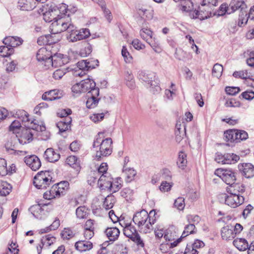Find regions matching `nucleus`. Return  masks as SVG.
<instances>
[{
  "mask_svg": "<svg viewBox=\"0 0 254 254\" xmlns=\"http://www.w3.org/2000/svg\"><path fill=\"white\" fill-rule=\"evenodd\" d=\"M186 218L189 223H193L192 224L194 225L199 223L201 220L200 217L195 214H188L186 215Z\"/></svg>",
  "mask_w": 254,
  "mask_h": 254,
  "instance_id": "obj_57",
  "label": "nucleus"
},
{
  "mask_svg": "<svg viewBox=\"0 0 254 254\" xmlns=\"http://www.w3.org/2000/svg\"><path fill=\"white\" fill-rule=\"evenodd\" d=\"M69 189L67 182L63 181L54 185L43 193L44 199L50 200L63 195Z\"/></svg>",
  "mask_w": 254,
  "mask_h": 254,
  "instance_id": "obj_4",
  "label": "nucleus"
},
{
  "mask_svg": "<svg viewBox=\"0 0 254 254\" xmlns=\"http://www.w3.org/2000/svg\"><path fill=\"white\" fill-rule=\"evenodd\" d=\"M16 137L20 144L25 145L30 143L33 140V131L27 126L26 127H22Z\"/></svg>",
  "mask_w": 254,
  "mask_h": 254,
  "instance_id": "obj_16",
  "label": "nucleus"
},
{
  "mask_svg": "<svg viewBox=\"0 0 254 254\" xmlns=\"http://www.w3.org/2000/svg\"><path fill=\"white\" fill-rule=\"evenodd\" d=\"M195 232L196 227L195 225L192 223H189L185 227L184 230L182 232L181 235L182 239L190 234L195 233Z\"/></svg>",
  "mask_w": 254,
  "mask_h": 254,
  "instance_id": "obj_47",
  "label": "nucleus"
},
{
  "mask_svg": "<svg viewBox=\"0 0 254 254\" xmlns=\"http://www.w3.org/2000/svg\"><path fill=\"white\" fill-rule=\"evenodd\" d=\"M63 96L64 93L62 90L54 89L44 93L42 95V99L47 101H52L60 99Z\"/></svg>",
  "mask_w": 254,
  "mask_h": 254,
  "instance_id": "obj_21",
  "label": "nucleus"
},
{
  "mask_svg": "<svg viewBox=\"0 0 254 254\" xmlns=\"http://www.w3.org/2000/svg\"><path fill=\"white\" fill-rule=\"evenodd\" d=\"M232 12L230 11V5L228 6L226 3H223L221 4L218 10V14L223 15L226 13L231 14Z\"/></svg>",
  "mask_w": 254,
  "mask_h": 254,
  "instance_id": "obj_61",
  "label": "nucleus"
},
{
  "mask_svg": "<svg viewBox=\"0 0 254 254\" xmlns=\"http://www.w3.org/2000/svg\"><path fill=\"white\" fill-rule=\"evenodd\" d=\"M101 132L98 133L94 139L92 147L95 152V158L99 159L111 155L113 151V140L110 137L102 139Z\"/></svg>",
  "mask_w": 254,
  "mask_h": 254,
  "instance_id": "obj_2",
  "label": "nucleus"
},
{
  "mask_svg": "<svg viewBox=\"0 0 254 254\" xmlns=\"http://www.w3.org/2000/svg\"><path fill=\"white\" fill-rule=\"evenodd\" d=\"M17 118L21 120L22 122H27L26 126H28L32 130H36L39 132H43L46 130V127L44 123L36 120L30 121L29 118V114L23 110H18L16 112Z\"/></svg>",
  "mask_w": 254,
  "mask_h": 254,
  "instance_id": "obj_7",
  "label": "nucleus"
},
{
  "mask_svg": "<svg viewBox=\"0 0 254 254\" xmlns=\"http://www.w3.org/2000/svg\"><path fill=\"white\" fill-rule=\"evenodd\" d=\"M221 236L223 239L228 240L233 238L235 235L230 226H226L222 228L221 230Z\"/></svg>",
  "mask_w": 254,
  "mask_h": 254,
  "instance_id": "obj_45",
  "label": "nucleus"
},
{
  "mask_svg": "<svg viewBox=\"0 0 254 254\" xmlns=\"http://www.w3.org/2000/svg\"><path fill=\"white\" fill-rule=\"evenodd\" d=\"M106 114V112L102 111L94 112L89 115V119L92 123L99 124L104 120Z\"/></svg>",
  "mask_w": 254,
  "mask_h": 254,
  "instance_id": "obj_30",
  "label": "nucleus"
},
{
  "mask_svg": "<svg viewBox=\"0 0 254 254\" xmlns=\"http://www.w3.org/2000/svg\"><path fill=\"white\" fill-rule=\"evenodd\" d=\"M66 164L71 167L77 171H79L80 170V162L75 156H69L66 159Z\"/></svg>",
  "mask_w": 254,
  "mask_h": 254,
  "instance_id": "obj_39",
  "label": "nucleus"
},
{
  "mask_svg": "<svg viewBox=\"0 0 254 254\" xmlns=\"http://www.w3.org/2000/svg\"><path fill=\"white\" fill-rule=\"evenodd\" d=\"M112 181V175L107 174H103L98 181L99 188L101 190H109L110 188L111 181Z\"/></svg>",
  "mask_w": 254,
  "mask_h": 254,
  "instance_id": "obj_26",
  "label": "nucleus"
},
{
  "mask_svg": "<svg viewBox=\"0 0 254 254\" xmlns=\"http://www.w3.org/2000/svg\"><path fill=\"white\" fill-rule=\"evenodd\" d=\"M173 185L172 182L163 181L159 186V190L163 193L169 192L171 190Z\"/></svg>",
  "mask_w": 254,
  "mask_h": 254,
  "instance_id": "obj_56",
  "label": "nucleus"
},
{
  "mask_svg": "<svg viewBox=\"0 0 254 254\" xmlns=\"http://www.w3.org/2000/svg\"><path fill=\"white\" fill-rule=\"evenodd\" d=\"M76 250L80 252L90 250L92 248V244L87 241H79L75 244Z\"/></svg>",
  "mask_w": 254,
  "mask_h": 254,
  "instance_id": "obj_34",
  "label": "nucleus"
},
{
  "mask_svg": "<svg viewBox=\"0 0 254 254\" xmlns=\"http://www.w3.org/2000/svg\"><path fill=\"white\" fill-rule=\"evenodd\" d=\"M249 137L247 132L238 129H229L223 134L224 140L229 143H238L247 140Z\"/></svg>",
  "mask_w": 254,
  "mask_h": 254,
  "instance_id": "obj_6",
  "label": "nucleus"
},
{
  "mask_svg": "<svg viewBox=\"0 0 254 254\" xmlns=\"http://www.w3.org/2000/svg\"><path fill=\"white\" fill-rule=\"evenodd\" d=\"M21 125L19 121H13L9 127V129L13 133L18 134V132L22 128Z\"/></svg>",
  "mask_w": 254,
  "mask_h": 254,
  "instance_id": "obj_55",
  "label": "nucleus"
},
{
  "mask_svg": "<svg viewBox=\"0 0 254 254\" xmlns=\"http://www.w3.org/2000/svg\"><path fill=\"white\" fill-rule=\"evenodd\" d=\"M71 90L74 93L77 94L85 92L81 81L74 84L71 88Z\"/></svg>",
  "mask_w": 254,
  "mask_h": 254,
  "instance_id": "obj_64",
  "label": "nucleus"
},
{
  "mask_svg": "<svg viewBox=\"0 0 254 254\" xmlns=\"http://www.w3.org/2000/svg\"><path fill=\"white\" fill-rule=\"evenodd\" d=\"M220 201L224 202L227 206L235 208L244 203L245 198L243 196L235 193H223L219 195Z\"/></svg>",
  "mask_w": 254,
  "mask_h": 254,
  "instance_id": "obj_8",
  "label": "nucleus"
},
{
  "mask_svg": "<svg viewBox=\"0 0 254 254\" xmlns=\"http://www.w3.org/2000/svg\"><path fill=\"white\" fill-rule=\"evenodd\" d=\"M133 220L144 233H148L152 229L153 223L150 222L149 214L145 210L136 213L133 218Z\"/></svg>",
  "mask_w": 254,
  "mask_h": 254,
  "instance_id": "obj_9",
  "label": "nucleus"
},
{
  "mask_svg": "<svg viewBox=\"0 0 254 254\" xmlns=\"http://www.w3.org/2000/svg\"><path fill=\"white\" fill-rule=\"evenodd\" d=\"M12 190L11 186L5 181L0 182V196H5L8 195Z\"/></svg>",
  "mask_w": 254,
  "mask_h": 254,
  "instance_id": "obj_42",
  "label": "nucleus"
},
{
  "mask_svg": "<svg viewBox=\"0 0 254 254\" xmlns=\"http://www.w3.org/2000/svg\"><path fill=\"white\" fill-rule=\"evenodd\" d=\"M173 205L178 210L183 211L186 207L185 198L182 196L177 197L175 199Z\"/></svg>",
  "mask_w": 254,
  "mask_h": 254,
  "instance_id": "obj_46",
  "label": "nucleus"
},
{
  "mask_svg": "<svg viewBox=\"0 0 254 254\" xmlns=\"http://www.w3.org/2000/svg\"><path fill=\"white\" fill-rule=\"evenodd\" d=\"M112 252L115 254H127L126 241H121L113 246Z\"/></svg>",
  "mask_w": 254,
  "mask_h": 254,
  "instance_id": "obj_33",
  "label": "nucleus"
},
{
  "mask_svg": "<svg viewBox=\"0 0 254 254\" xmlns=\"http://www.w3.org/2000/svg\"><path fill=\"white\" fill-rule=\"evenodd\" d=\"M214 175L227 185H232L236 180L235 173L231 169L219 168L215 171Z\"/></svg>",
  "mask_w": 254,
  "mask_h": 254,
  "instance_id": "obj_13",
  "label": "nucleus"
},
{
  "mask_svg": "<svg viewBox=\"0 0 254 254\" xmlns=\"http://www.w3.org/2000/svg\"><path fill=\"white\" fill-rule=\"evenodd\" d=\"M115 201L113 196H108L103 202V207L106 209H109L113 207Z\"/></svg>",
  "mask_w": 254,
  "mask_h": 254,
  "instance_id": "obj_58",
  "label": "nucleus"
},
{
  "mask_svg": "<svg viewBox=\"0 0 254 254\" xmlns=\"http://www.w3.org/2000/svg\"><path fill=\"white\" fill-rule=\"evenodd\" d=\"M122 56L124 59L125 62L127 64L131 63L132 61L133 58L127 50L126 46H124L122 47L121 51Z\"/></svg>",
  "mask_w": 254,
  "mask_h": 254,
  "instance_id": "obj_51",
  "label": "nucleus"
},
{
  "mask_svg": "<svg viewBox=\"0 0 254 254\" xmlns=\"http://www.w3.org/2000/svg\"><path fill=\"white\" fill-rule=\"evenodd\" d=\"M51 53L46 48H41L37 53L36 58L38 62L46 69H51Z\"/></svg>",
  "mask_w": 254,
  "mask_h": 254,
  "instance_id": "obj_15",
  "label": "nucleus"
},
{
  "mask_svg": "<svg viewBox=\"0 0 254 254\" xmlns=\"http://www.w3.org/2000/svg\"><path fill=\"white\" fill-rule=\"evenodd\" d=\"M50 111L49 106L47 103H41L37 105L34 109V114L41 116L47 114Z\"/></svg>",
  "mask_w": 254,
  "mask_h": 254,
  "instance_id": "obj_36",
  "label": "nucleus"
},
{
  "mask_svg": "<svg viewBox=\"0 0 254 254\" xmlns=\"http://www.w3.org/2000/svg\"><path fill=\"white\" fill-rule=\"evenodd\" d=\"M123 172L125 177L126 181L127 182H131L134 180L136 175V171L133 168L126 165L124 166Z\"/></svg>",
  "mask_w": 254,
  "mask_h": 254,
  "instance_id": "obj_29",
  "label": "nucleus"
},
{
  "mask_svg": "<svg viewBox=\"0 0 254 254\" xmlns=\"http://www.w3.org/2000/svg\"><path fill=\"white\" fill-rule=\"evenodd\" d=\"M140 13L142 14L147 19H152L153 17V11L152 9H147L141 8L139 9Z\"/></svg>",
  "mask_w": 254,
  "mask_h": 254,
  "instance_id": "obj_62",
  "label": "nucleus"
},
{
  "mask_svg": "<svg viewBox=\"0 0 254 254\" xmlns=\"http://www.w3.org/2000/svg\"><path fill=\"white\" fill-rule=\"evenodd\" d=\"M225 91L227 95L234 96L240 91V89L237 86H226Z\"/></svg>",
  "mask_w": 254,
  "mask_h": 254,
  "instance_id": "obj_59",
  "label": "nucleus"
},
{
  "mask_svg": "<svg viewBox=\"0 0 254 254\" xmlns=\"http://www.w3.org/2000/svg\"><path fill=\"white\" fill-rule=\"evenodd\" d=\"M70 8L65 3L56 5L48 3L42 6V12L44 20L46 22H53L64 13H68Z\"/></svg>",
  "mask_w": 254,
  "mask_h": 254,
  "instance_id": "obj_1",
  "label": "nucleus"
},
{
  "mask_svg": "<svg viewBox=\"0 0 254 254\" xmlns=\"http://www.w3.org/2000/svg\"><path fill=\"white\" fill-rule=\"evenodd\" d=\"M41 242L44 246L48 247L56 242V238L50 235H46L42 238Z\"/></svg>",
  "mask_w": 254,
  "mask_h": 254,
  "instance_id": "obj_54",
  "label": "nucleus"
},
{
  "mask_svg": "<svg viewBox=\"0 0 254 254\" xmlns=\"http://www.w3.org/2000/svg\"><path fill=\"white\" fill-rule=\"evenodd\" d=\"M201 4V6H199L197 9H195L194 12L190 13V18L198 19L202 20L210 17L211 12L209 11V7L202 5V3Z\"/></svg>",
  "mask_w": 254,
  "mask_h": 254,
  "instance_id": "obj_17",
  "label": "nucleus"
},
{
  "mask_svg": "<svg viewBox=\"0 0 254 254\" xmlns=\"http://www.w3.org/2000/svg\"><path fill=\"white\" fill-rule=\"evenodd\" d=\"M186 136V129L180 121L176 123L175 129V140L177 143H181Z\"/></svg>",
  "mask_w": 254,
  "mask_h": 254,
  "instance_id": "obj_25",
  "label": "nucleus"
},
{
  "mask_svg": "<svg viewBox=\"0 0 254 254\" xmlns=\"http://www.w3.org/2000/svg\"><path fill=\"white\" fill-rule=\"evenodd\" d=\"M22 42L23 40L18 37L7 36L3 40V43L11 48L21 45Z\"/></svg>",
  "mask_w": 254,
  "mask_h": 254,
  "instance_id": "obj_27",
  "label": "nucleus"
},
{
  "mask_svg": "<svg viewBox=\"0 0 254 254\" xmlns=\"http://www.w3.org/2000/svg\"><path fill=\"white\" fill-rule=\"evenodd\" d=\"M235 247L240 251H245L249 247L248 241L244 238H237L233 241Z\"/></svg>",
  "mask_w": 254,
  "mask_h": 254,
  "instance_id": "obj_38",
  "label": "nucleus"
},
{
  "mask_svg": "<svg viewBox=\"0 0 254 254\" xmlns=\"http://www.w3.org/2000/svg\"><path fill=\"white\" fill-rule=\"evenodd\" d=\"M238 168L240 173L246 178L250 179L254 177V165L248 162L238 164Z\"/></svg>",
  "mask_w": 254,
  "mask_h": 254,
  "instance_id": "obj_20",
  "label": "nucleus"
},
{
  "mask_svg": "<svg viewBox=\"0 0 254 254\" xmlns=\"http://www.w3.org/2000/svg\"><path fill=\"white\" fill-rule=\"evenodd\" d=\"M91 36L90 30L87 28L77 29L73 24L66 34L69 42L75 43L89 38Z\"/></svg>",
  "mask_w": 254,
  "mask_h": 254,
  "instance_id": "obj_5",
  "label": "nucleus"
},
{
  "mask_svg": "<svg viewBox=\"0 0 254 254\" xmlns=\"http://www.w3.org/2000/svg\"><path fill=\"white\" fill-rule=\"evenodd\" d=\"M86 106L88 109H93L96 107L100 100L99 89H95L91 92H88L86 94Z\"/></svg>",
  "mask_w": 254,
  "mask_h": 254,
  "instance_id": "obj_18",
  "label": "nucleus"
},
{
  "mask_svg": "<svg viewBox=\"0 0 254 254\" xmlns=\"http://www.w3.org/2000/svg\"><path fill=\"white\" fill-rule=\"evenodd\" d=\"M140 36L145 40L147 41L153 37V32L147 27H143L140 31Z\"/></svg>",
  "mask_w": 254,
  "mask_h": 254,
  "instance_id": "obj_49",
  "label": "nucleus"
},
{
  "mask_svg": "<svg viewBox=\"0 0 254 254\" xmlns=\"http://www.w3.org/2000/svg\"><path fill=\"white\" fill-rule=\"evenodd\" d=\"M188 164L187 154L186 152L181 151L178 153L177 165L178 168L181 170H184Z\"/></svg>",
  "mask_w": 254,
  "mask_h": 254,
  "instance_id": "obj_35",
  "label": "nucleus"
},
{
  "mask_svg": "<svg viewBox=\"0 0 254 254\" xmlns=\"http://www.w3.org/2000/svg\"><path fill=\"white\" fill-rule=\"evenodd\" d=\"M181 9L183 12L188 13L189 16L190 18V13L194 12L193 5L192 2L190 0H187L184 2L181 5Z\"/></svg>",
  "mask_w": 254,
  "mask_h": 254,
  "instance_id": "obj_48",
  "label": "nucleus"
},
{
  "mask_svg": "<svg viewBox=\"0 0 254 254\" xmlns=\"http://www.w3.org/2000/svg\"><path fill=\"white\" fill-rule=\"evenodd\" d=\"M229 5L230 11L233 13L236 10H243L247 8L244 0H231Z\"/></svg>",
  "mask_w": 254,
  "mask_h": 254,
  "instance_id": "obj_31",
  "label": "nucleus"
},
{
  "mask_svg": "<svg viewBox=\"0 0 254 254\" xmlns=\"http://www.w3.org/2000/svg\"><path fill=\"white\" fill-rule=\"evenodd\" d=\"M69 58L67 55L61 53L55 54L52 56L51 61V67H60L69 62Z\"/></svg>",
  "mask_w": 254,
  "mask_h": 254,
  "instance_id": "obj_19",
  "label": "nucleus"
},
{
  "mask_svg": "<svg viewBox=\"0 0 254 254\" xmlns=\"http://www.w3.org/2000/svg\"><path fill=\"white\" fill-rule=\"evenodd\" d=\"M60 225V220L58 219H56L52 223V224L48 227H46L44 230H41V231L42 233L44 232H48L50 231L55 230H56L59 228Z\"/></svg>",
  "mask_w": 254,
  "mask_h": 254,
  "instance_id": "obj_60",
  "label": "nucleus"
},
{
  "mask_svg": "<svg viewBox=\"0 0 254 254\" xmlns=\"http://www.w3.org/2000/svg\"><path fill=\"white\" fill-rule=\"evenodd\" d=\"M5 171L4 172L3 176H11L14 173H16L17 168L15 164L13 163L8 162L6 160V167Z\"/></svg>",
  "mask_w": 254,
  "mask_h": 254,
  "instance_id": "obj_44",
  "label": "nucleus"
},
{
  "mask_svg": "<svg viewBox=\"0 0 254 254\" xmlns=\"http://www.w3.org/2000/svg\"><path fill=\"white\" fill-rule=\"evenodd\" d=\"M24 162L33 171L38 170L41 166L40 159L34 155L25 156L24 158Z\"/></svg>",
  "mask_w": 254,
  "mask_h": 254,
  "instance_id": "obj_24",
  "label": "nucleus"
},
{
  "mask_svg": "<svg viewBox=\"0 0 254 254\" xmlns=\"http://www.w3.org/2000/svg\"><path fill=\"white\" fill-rule=\"evenodd\" d=\"M122 181L119 178H114L112 176L110 188L109 190L110 192L114 193L118 191L122 187Z\"/></svg>",
  "mask_w": 254,
  "mask_h": 254,
  "instance_id": "obj_41",
  "label": "nucleus"
},
{
  "mask_svg": "<svg viewBox=\"0 0 254 254\" xmlns=\"http://www.w3.org/2000/svg\"><path fill=\"white\" fill-rule=\"evenodd\" d=\"M124 234L127 237L132 239L134 242H136L137 244L143 246V244L138 234L135 227L131 225L124 229Z\"/></svg>",
  "mask_w": 254,
  "mask_h": 254,
  "instance_id": "obj_23",
  "label": "nucleus"
},
{
  "mask_svg": "<svg viewBox=\"0 0 254 254\" xmlns=\"http://www.w3.org/2000/svg\"><path fill=\"white\" fill-rule=\"evenodd\" d=\"M6 151L10 154L17 156H24L26 152L18 150V145L15 140H10L5 144Z\"/></svg>",
  "mask_w": 254,
  "mask_h": 254,
  "instance_id": "obj_22",
  "label": "nucleus"
},
{
  "mask_svg": "<svg viewBox=\"0 0 254 254\" xmlns=\"http://www.w3.org/2000/svg\"><path fill=\"white\" fill-rule=\"evenodd\" d=\"M52 181V177L50 172L40 171L34 177L33 185L38 189H44L51 185Z\"/></svg>",
  "mask_w": 254,
  "mask_h": 254,
  "instance_id": "obj_11",
  "label": "nucleus"
},
{
  "mask_svg": "<svg viewBox=\"0 0 254 254\" xmlns=\"http://www.w3.org/2000/svg\"><path fill=\"white\" fill-rule=\"evenodd\" d=\"M164 238L169 243V248L176 247L183 240L181 236H178L177 231L173 227H169L166 230Z\"/></svg>",
  "mask_w": 254,
  "mask_h": 254,
  "instance_id": "obj_12",
  "label": "nucleus"
},
{
  "mask_svg": "<svg viewBox=\"0 0 254 254\" xmlns=\"http://www.w3.org/2000/svg\"><path fill=\"white\" fill-rule=\"evenodd\" d=\"M91 52V46L90 45H87L80 49L79 51V54L82 57H86L89 56Z\"/></svg>",
  "mask_w": 254,
  "mask_h": 254,
  "instance_id": "obj_63",
  "label": "nucleus"
},
{
  "mask_svg": "<svg viewBox=\"0 0 254 254\" xmlns=\"http://www.w3.org/2000/svg\"><path fill=\"white\" fill-rule=\"evenodd\" d=\"M88 214V210L84 206L78 207L76 210V217L78 219L86 218Z\"/></svg>",
  "mask_w": 254,
  "mask_h": 254,
  "instance_id": "obj_50",
  "label": "nucleus"
},
{
  "mask_svg": "<svg viewBox=\"0 0 254 254\" xmlns=\"http://www.w3.org/2000/svg\"><path fill=\"white\" fill-rule=\"evenodd\" d=\"M29 211L33 216L39 220L44 219L49 215L51 209L46 205L37 204L32 205L29 208Z\"/></svg>",
  "mask_w": 254,
  "mask_h": 254,
  "instance_id": "obj_14",
  "label": "nucleus"
},
{
  "mask_svg": "<svg viewBox=\"0 0 254 254\" xmlns=\"http://www.w3.org/2000/svg\"><path fill=\"white\" fill-rule=\"evenodd\" d=\"M83 85L84 92H91L95 89H99L96 87V83L95 81L90 78H86L81 81Z\"/></svg>",
  "mask_w": 254,
  "mask_h": 254,
  "instance_id": "obj_37",
  "label": "nucleus"
},
{
  "mask_svg": "<svg viewBox=\"0 0 254 254\" xmlns=\"http://www.w3.org/2000/svg\"><path fill=\"white\" fill-rule=\"evenodd\" d=\"M45 158L50 162L58 161L60 158V155L58 152L55 151L52 148H48L44 153Z\"/></svg>",
  "mask_w": 254,
  "mask_h": 254,
  "instance_id": "obj_32",
  "label": "nucleus"
},
{
  "mask_svg": "<svg viewBox=\"0 0 254 254\" xmlns=\"http://www.w3.org/2000/svg\"><path fill=\"white\" fill-rule=\"evenodd\" d=\"M58 40H54L52 35H43L40 36L37 40V42L39 45H51L56 43Z\"/></svg>",
  "mask_w": 254,
  "mask_h": 254,
  "instance_id": "obj_43",
  "label": "nucleus"
},
{
  "mask_svg": "<svg viewBox=\"0 0 254 254\" xmlns=\"http://www.w3.org/2000/svg\"><path fill=\"white\" fill-rule=\"evenodd\" d=\"M37 2L34 0H19L18 6L22 10L30 11L36 7Z\"/></svg>",
  "mask_w": 254,
  "mask_h": 254,
  "instance_id": "obj_28",
  "label": "nucleus"
},
{
  "mask_svg": "<svg viewBox=\"0 0 254 254\" xmlns=\"http://www.w3.org/2000/svg\"><path fill=\"white\" fill-rule=\"evenodd\" d=\"M13 53V48L8 47L6 45L0 46V57H7Z\"/></svg>",
  "mask_w": 254,
  "mask_h": 254,
  "instance_id": "obj_53",
  "label": "nucleus"
},
{
  "mask_svg": "<svg viewBox=\"0 0 254 254\" xmlns=\"http://www.w3.org/2000/svg\"><path fill=\"white\" fill-rule=\"evenodd\" d=\"M214 160L221 165H234L238 163L240 157L233 152H217L214 155Z\"/></svg>",
  "mask_w": 254,
  "mask_h": 254,
  "instance_id": "obj_10",
  "label": "nucleus"
},
{
  "mask_svg": "<svg viewBox=\"0 0 254 254\" xmlns=\"http://www.w3.org/2000/svg\"><path fill=\"white\" fill-rule=\"evenodd\" d=\"M223 68L222 65L216 64L213 66L212 74L213 77L219 78L223 73Z\"/></svg>",
  "mask_w": 254,
  "mask_h": 254,
  "instance_id": "obj_52",
  "label": "nucleus"
},
{
  "mask_svg": "<svg viewBox=\"0 0 254 254\" xmlns=\"http://www.w3.org/2000/svg\"><path fill=\"white\" fill-rule=\"evenodd\" d=\"M106 234L110 241H115L119 237L120 232L116 227L108 228L106 230Z\"/></svg>",
  "mask_w": 254,
  "mask_h": 254,
  "instance_id": "obj_40",
  "label": "nucleus"
},
{
  "mask_svg": "<svg viewBox=\"0 0 254 254\" xmlns=\"http://www.w3.org/2000/svg\"><path fill=\"white\" fill-rule=\"evenodd\" d=\"M72 13L71 10L69 9L68 13H64L59 18L52 22L50 26L51 32L57 34L64 32L68 29L69 30L72 24L69 18Z\"/></svg>",
  "mask_w": 254,
  "mask_h": 254,
  "instance_id": "obj_3",
  "label": "nucleus"
}]
</instances>
